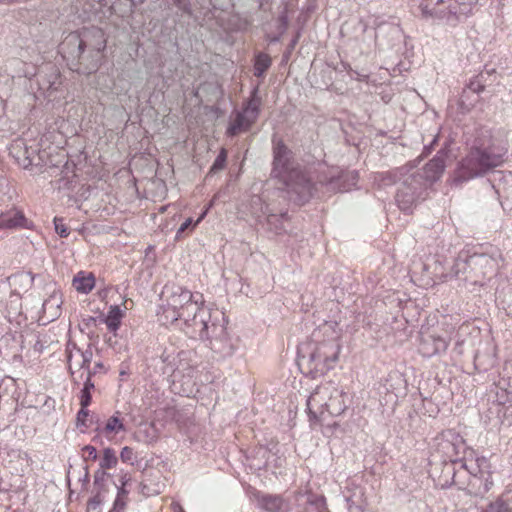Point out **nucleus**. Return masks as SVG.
<instances>
[{
    "label": "nucleus",
    "instance_id": "f257e3e1",
    "mask_svg": "<svg viewBox=\"0 0 512 512\" xmlns=\"http://www.w3.org/2000/svg\"><path fill=\"white\" fill-rule=\"evenodd\" d=\"M272 175L281 180L290 196L297 204L303 205L318 191V187L326 192H346L356 185L359 175L356 170L329 169L319 174L317 182L301 169L294 166L292 152L283 140H273Z\"/></svg>",
    "mask_w": 512,
    "mask_h": 512
},
{
    "label": "nucleus",
    "instance_id": "f03ea898",
    "mask_svg": "<svg viewBox=\"0 0 512 512\" xmlns=\"http://www.w3.org/2000/svg\"><path fill=\"white\" fill-rule=\"evenodd\" d=\"M507 151L503 142L494 137L490 130H478L467 154L457 164L453 183L461 185L486 175L504 163Z\"/></svg>",
    "mask_w": 512,
    "mask_h": 512
},
{
    "label": "nucleus",
    "instance_id": "7ed1b4c3",
    "mask_svg": "<svg viewBox=\"0 0 512 512\" xmlns=\"http://www.w3.org/2000/svg\"><path fill=\"white\" fill-rule=\"evenodd\" d=\"M340 349L339 334L325 324L313 331L309 341L298 346V364L312 378L323 376L335 367Z\"/></svg>",
    "mask_w": 512,
    "mask_h": 512
},
{
    "label": "nucleus",
    "instance_id": "20e7f679",
    "mask_svg": "<svg viewBox=\"0 0 512 512\" xmlns=\"http://www.w3.org/2000/svg\"><path fill=\"white\" fill-rule=\"evenodd\" d=\"M447 155V150L441 148L422 169L414 168L403 178L395 195V201L401 211L411 213L413 208L425 199L427 188L441 178Z\"/></svg>",
    "mask_w": 512,
    "mask_h": 512
},
{
    "label": "nucleus",
    "instance_id": "39448f33",
    "mask_svg": "<svg viewBox=\"0 0 512 512\" xmlns=\"http://www.w3.org/2000/svg\"><path fill=\"white\" fill-rule=\"evenodd\" d=\"M194 305L197 306L194 312V331L199 327V346L203 344L204 348H209L219 357L231 356L234 346L227 337L226 328L218 323L222 313L206 306L201 293L194 292Z\"/></svg>",
    "mask_w": 512,
    "mask_h": 512
},
{
    "label": "nucleus",
    "instance_id": "423d86ee",
    "mask_svg": "<svg viewBox=\"0 0 512 512\" xmlns=\"http://www.w3.org/2000/svg\"><path fill=\"white\" fill-rule=\"evenodd\" d=\"M349 396L344 388L333 381L321 383L307 399L308 416L311 423H320L327 416H340L348 407Z\"/></svg>",
    "mask_w": 512,
    "mask_h": 512
},
{
    "label": "nucleus",
    "instance_id": "0eeeda50",
    "mask_svg": "<svg viewBox=\"0 0 512 512\" xmlns=\"http://www.w3.org/2000/svg\"><path fill=\"white\" fill-rule=\"evenodd\" d=\"M504 262L501 250L495 246L479 247L472 254L461 252L453 266L455 274L466 273L467 269L475 277H490L497 273Z\"/></svg>",
    "mask_w": 512,
    "mask_h": 512
},
{
    "label": "nucleus",
    "instance_id": "6e6552de",
    "mask_svg": "<svg viewBox=\"0 0 512 512\" xmlns=\"http://www.w3.org/2000/svg\"><path fill=\"white\" fill-rule=\"evenodd\" d=\"M477 0H423L419 6L424 19L438 20L451 27L465 21Z\"/></svg>",
    "mask_w": 512,
    "mask_h": 512
},
{
    "label": "nucleus",
    "instance_id": "1a4fd4ad",
    "mask_svg": "<svg viewBox=\"0 0 512 512\" xmlns=\"http://www.w3.org/2000/svg\"><path fill=\"white\" fill-rule=\"evenodd\" d=\"M467 445L464 438L454 429H447L439 433L431 445V461L463 460Z\"/></svg>",
    "mask_w": 512,
    "mask_h": 512
},
{
    "label": "nucleus",
    "instance_id": "9d476101",
    "mask_svg": "<svg viewBox=\"0 0 512 512\" xmlns=\"http://www.w3.org/2000/svg\"><path fill=\"white\" fill-rule=\"evenodd\" d=\"M262 106V98L259 95V87L255 86L249 98L243 102L242 109L237 111L233 121L230 123L227 134L229 136H236L240 132L248 131L252 125L257 121Z\"/></svg>",
    "mask_w": 512,
    "mask_h": 512
},
{
    "label": "nucleus",
    "instance_id": "9b49d317",
    "mask_svg": "<svg viewBox=\"0 0 512 512\" xmlns=\"http://www.w3.org/2000/svg\"><path fill=\"white\" fill-rule=\"evenodd\" d=\"M58 51L71 70L83 73L87 64V54L82 30L69 33L59 45Z\"/></svg>",
    "mask_w": 512,
    "mask_h": 512
},
{
    "label": "nucleus",
    "instance_id": "f8f14e48",
    "mask_svg": "<svg viewBox=\"0 0 512 512\" xmlns=\"http://www.w3.org/2000/svg\"><path fill=\"white\" fill-rule=\"evenodd\" d=\"M83 39H85V50L87 54V64L83 73L90 74L97 71L100 66L101 53L106 49V38L104 31L98 27L82 29Z\"/></svg>",
    "mask_w": 512,
    "mask_h": 512
},
{
    "label": "nucleus",
    "instance_id": "ddd939ff",
    "mask_svg": "<svg viewBox=\"0 0 512 512\" xmlns=\"http://www.w3.org/2000/svg\"><path fill=\"white\" fill-rule=\"evenodd\" d=\"M246 491L251 502L265 512H289L291 509L290 504L281 496L265 494L250 485Z\"/></svg>",
    "mask_w": 512,
    "mask_h": 512
},
{
    "label": "nucleus",
    "instance_id": "4468645a",
    "mask_svg": "<svg viewBox=\"0 0 512 512\" xmlns=\"http://www.w3.org/2000/svg\"><path fill=\"white\" fill-rule=\"evenodd\" d=\"M30 228V222L23 211L13 207L0 213V230H17Z\"/></svg>",
    "mask_w": 512,
    "mask_h": 512
},
{
    "label": "nucleus",
    "instance_id": "2eb2a0df",
    "mask_svg": "<svg viewBox=\"0 0 512 512\" xmlns=\"http://www.w3.org/2000/svg\"><path fill=\"white\" fill-rule=\"evenodd\" d=\"M447 348L448 342L446 339L440 336L426 334L421 337L418 349L422 356L430 358L434 355L444 353Z\"/></svg>",
    "mask_w": 512,
    "mask_h": 512
},
{
    "label": "nucleus",
    "instance_id": "dca6fc26",
    "mask_svg": "<svg viewBox=\"0 0 512 512\" xmlns=\"http://www.w3.org/2000/svg\"><path fill=\"white\" fill-rule=\"evenodd\" d=\"M415 167L413 165H405L395 168L393 170L379 172L375 176V181L379 186H390L393 184H400L404 177H406Z\"/></svg>",
    "mask_w": 512,
    "mask_h": 512
},
{
    "label": "nucleus",
    "instance_id": "f3484780",
    "mask_svg": "<svg viewBox=\"0 0 512 512\" xmlns=\"http://www.w3.org/2000/svg\"><path fill=\"white\" fill-rule=\"evenodd\" d=\"M490 72H480L477 75L473 76L469 82L466 84L465 88L463 89L462 95H461V104H465V102L468 100V94L474 93L479 97V94L484 91L486 84H487V78L489 77ZM478 98L475 99L477 101Z\"/></svg>",
    "mask_w": 512,
    "mask_h": 512
},
{
    "label": "nucleus",
    "instance_id": "a211bd4d",
    "mask_svg": "<svg viewBox=\"0 0 512 512\" xmlns=\"http://www.w3.org/2000/svg\"><path fill=\"white\" fill-rule=\"evenodd\" d=\"M262 214L266 219L268 228L275 232V234H282L285 232L284 222L288 220V213L282 212L274 214L270 212L269 206L262 207Z\"/></svg>",
    "mask_w": 512,
    "mask_h": 512
},
{
    "label": "nucleus",
    "instance_id": "6ab92c4d",
    "mask_svg": "<svg viewBox=\"0 0 512 512\" xmlns=\"http://www.w3.org/2000/svg\"><path fill=\"white\" fill-rule=\"evenodd\" d=\"M95 286V276L92 272L79 271L73 278L76 291L88 294Z\"/></svg>",
    "mask_w": 512,
    "mask_h": 512
},
{
    "label": "nucleus",
    "instance_id": "aec40b11",
    "mask_svg": "<svg viewBox=\"0 0 512 512\" xmlns=\"http://www.w3.org/2000/svg\"><path fill=\"white\" fill-rule=\"evenodd\" d=\"M124 317V312L118 305H112L109 308L107 315L101 318V321L106 324L108 330L116 336L117 330L121 326V320Z\"/></svg>",
    "mask_w": 512,
    "mask_h": 512
},
{
    "label": "nucleus",
    "instance_id": "412c9836",
    "mask_svg": "<svg viewBox=\"0 0 512 512\" xmlns=\"http://www.w3.org/2000/svg\"><path fill=\"white\" fill-rule=\"evenodd\" d=\"M272 65V58L264 52L256 53L253 64V74L257 78H263L266 71Z\"/></svg>",
    "mask_w": 512,
    "mask_h": 512
},
{
    "label": "nucleus",
    "instance_id": "4be33fe9",
    "mask_svg": "<svg viewBox=\"0 0 512 512\" xmlns=\"http://www.w3.org/2000/svg\"><path fill=\"white\" fill-rule=\"evenodd\" d=\"M121 431H126V428L123 419L120 418V412L117 411L108 418L101 432L104 433L106 437H110Z\"/></svg>",
    "mask_w": 512,
    "mask_h": 512
},
{
    "label": "nucleus",
    "instance_id": "5701e85b",
    "mask_svg": "<svg viewBox=\"0 0 512 512\" xmlns=\"http://www.w3.org/2000/svg\"><path fill=\"white\" fill-rule=\"evenodd\" d=\"M7 318L9 321L16 320L17 317L22 315V303L21 296L19 293L12 292L10 294L7 306H6Z\"/></svg>",
    "mask_w": 512,
    "mask_h": 512
},
{
    "label": "nucleus",
    "instance_id": "b1692460",
    "mask_svg": "<svg viewBox=\"0 0 512 512\" xmlns=\"http://www.w3.org/2000/svg\"><path fill=\"white\" fill-rule=\"evenodd\" d=\"M103 487L104 482H94V488L92 492H95V494L90 497L87 502V512L97 511L100 508L104 500Z\"/></svg>",
    "mask_w": 512,
    "mask_h": 512
},
{
    "label": "nucleus",
    "instance_id": "393cba45",
    "mask_svg": "<svg viewBox=\"0 0 512 512\" xmlns=\"http://www.w3.org/2000/svg\"><path fill=\"white\" fill-rule=\"evenodd\" d=\"M275 447H276V444H273V447L260 445L258 447H255L254 449H252L249 452V455L247 456V458L259 460V463L256 465L258 468H260L262 465H265L267 463L269 456L273 452V449Z\"/></svg>",
    "mask_w": 512,
    "mask_h": 512
},
{
    "label": "nucleus",
    "instance_id": "a878e982",
    "mask_svg": "<svg viewBox=\"0 0 512 512\" xmlns=\"http://www.w3.org/2000/svg\"><path fill=\"white\" fill-rule=\"evenodd\" d=\"M442 465V472L439 478H443V480H455L456 477V469L464 468L465 464L463 460H457L456 462L452 461H439Z\"/></svg>",
    "mask_w": 512,
    "mask_h": 512
},
{
    "label": "nucleus",
    "instance_id": "bb28decb",
    "mask_svg": "<svg viewBox=\"0 0 512 512\" xmlns=\"http://www.w3.org/2000/svg\"><path fill=\"white\" fill-rule=\"evenodd\" d=\"M139 491L145 497L156 496L165 488L164 482H139Z\"/></svg>",
    "mask_w": 512,
    "mask_h": 512
},
{
    "label": "nucleus",
    "instance_id": "cd10ccee",
    "mask_svg": "<svg viewBox=\"0 0 512 512\" xmlns=\"http://www.w3.org/2000/svg\"><path fill=\"white\" fill-rule=\"evenodd\" d=\"M95 388L94 382L86 376L83 388L80 391V406H89L92 402L91 391Z\"/></svg>",
    "mask_w": 512,
    "mask_h": 512
},
{
    "label": "nucleus",
    "instance_id": "c85d7f7f",
    "mask_svg": "<svg viewBox=\"0 0 512 512\" xmlns=\"http://www.w3.org/2000/svg\"><path fill=\"white\" fill-rule=\"evenodd\" d=\"M118 463V458L114 449L107 447L103 450V456L100 459L101 469H111Z\"/></svg>",
    "mask_w": 512,
    "mask_h": 512
},
{
    "label": "nucleus",
    "instance_id": "c756f323",
    "mask_svg": "<svg viewBox=\"0 0 512 512\" xmlns=\"http://www.w3.org/2000/svg\"><path fill=\"white\" fill-rule=\"evenodd\" d=\"M227 161V150L222 148L210 167V174H215L224 169Z\"/></svg>",
    "mask_w": 512,
    "mask_h": 512
},
{
    "label": "nucleus",
    "instance_id": "7c9ffc66",
    "mask_svg": "<svg viewBox=\"0 0 512 512\" xmlns=\"http://www.w3.org/2000/svg\"><path fill=\"white\" fill-rule=\"evenodd\" d=\"M199 368V366L194 367V370H196V373L198 374L196 376L197 382L200 383L201 385L212 383L215 378L213 372H211L210 370H206L205 366H201V370Z\"/></svg>",
    "mask_w": 512,
    "mask_h": 512
},
{
    "label": "nucleus",
    "instance_id": "2f4dec72",
    "mask_svg": "<svg viewBox=\"0 0 512 512\" xmlns=\"http://www.w3.org/2000/svg\"><path fill=\"white\" fill-rule=\"evenodd\" d=\"M88 407L89 406H81L80 410L77 412V415H76V425L77 427H89L92 422H93V418H91L89 421L90 423H88V417H89V413L90 411L88 410Z\"/></svg>",
    "mask_w": 512,
    "mask_h": 512
},
{
    "label": "nucleus",
    "instance_id": "473e14b6",
    "mask_svg": "<svg viewBox=\"0 0 512 512\" xmlns=\"http://www.w3.org/2000/svg\"><path fill=\"white\" fill-rule=\"evenodd\" d=\"M122 487H117L118 494L114 501L112 511L120 512V510H123L125 508V501L123 500V496L127 493V491L124 489V486L128 484V482H122Z\"/></svg>",
    "mask_w": 512,
    "mask_h": 512
},
{
    "label": "nucleus",
    "instance_id": "72a5a7b5",
    "mask_svg": "<svg viewBox=\"0 0 512 512\" xmlns=\"http://www.w3.org/2000/svg\"><path fill=\"white\" fill-rule=\"evenodd\" d=\"M54 226H55L56 233L60 237H62V238L68 237L70 231H69L68 227L65 225L64 220L62 218L55 217L54 218Z\"/></svg>",
    "mask_w": 512,
    "mask_h": 512
},
{
    "label": "nucleus",
    "instance_id": "f704fd0d",
    "mask_svg": "<svg viewBox=\"0 0 512 512\" xmlns=\"http://www.w3.org/2000/svg\"><path fill=\"white\" fill-rule=\"evenodd\" d=\"M277 22H278V26H277L278 32H281V34H284L289 25V17H288V13H287L286 9H284L279 14Z\"/></svg>",
    "mask_w": 512,
    "mask_h": 512
},
{
    "label": "nucleus",
    "instance_id": "c9c22d12",
    "mask_svg": "<svg viewBox=\"0 0 512 512\" xmlns=\"http://www.w3.org/2000/svg\"><path fill=\"white\" fill-rule=\"evenodd\" d=\"M81 358H82V361H81V364H80V368L81 369H88L89 366H90V363L92 361V357H93V353H92V349L91 347L89 346L88 349L79 352Z\"/></svg>",
    "mask_w": 512,
    "mask_h": 512
},
{
    "label": "nucleus",
    "instance_id": "e433bc0d",
    "mask_svg": "<svg viewBox=\"0 0 512 512\" xmlns=\"http://www.w3.org/2000/svg\"><path fill=\"white\" fill-rule=\"evenodd\" d=\"M120 458L122 460V462L124 463H129V464H133L134 461L136 460V456L134 454V451L132 448L128 447V446H125L121 453H120Z\"/></svg>",
    "mask_w": 512,
    "mask_h": 512
},
{
    "label": "nucleus",
    "instance_id": "4c0bfd02",
    "mask_svg": "<svg viewBox=\"0 0 512 512\" xmlns=\"http://www.w3.org/2000/svg\"><path fill=\"white\" fill-rule=\"evenodd\" d=\"M486 512H511L508 505L502 500L491 503Z\"/></svg>",
    "mask_w": 512,
    "mask_h": 512
},
{
    "label": "nucleus",
    "instance_id": "58836bf2",
    "mask_svg": "<svg viewBox=\"0 0 512 512\" xmlns=\"http://www.w3.org/2000/svg\"><path fill=\"white\" fill-rule=\"evenodd\" d=\"M11 279L14 280L15 282H27L28 285H31L34 278L31 273H20L7 278L8 281Z\"/></svg>",
    "mask_w": 512,
    "mask_h": 512
},
{
    "label": "nucleus",
    "instance_id": "ea45409f",
    "mask_svg": "<svg viewBox=\"0 0 512 512\" xmlns=\"http://www.w3.org/2000/svg\"><path fill=\"white\" fill-rule=\"evenodd\" d=\"M74 351H77L79 353V352H81V349L78 348V346L75 342L68 341L66 344V350H65L68 363L71 362Z\"/></svg>",
    "mask_w": 512,
    "mask_h": 512
},
{
    "label": "nucleus",
    "instance_id": "a19ab883",
    "mask_svg": "<svg viewBox=\"0 0 512 512\" xmlns=\"http://www.w3.org/2000/svg\"><path fill=\"white\" fill-rule=\"evenodd\" d=\"M174 4L183 12L191 14V3L189 0H173Z\"/></svg>",
    "mask_w": 512,
    "mask_h": 512
},
{
    "label": "nucleus",
    "instance_id": "79ce46f5",
    "mask_svg": "<svg viewBox=\"0 0 512 512\" xmlns=\"http://www.w3.org/2000/svg\"><path fill=\"white\" fill-rule=\"evenodd\" d=\"M104 365L102 362H97L95 363L93 369H90V367L87 370V375L86 376H89V378L92 380V377L94 375H96L98 372L104 370Z\"/></svg>",
    "mask_w": 512,
    "mask_h": 512
},
{
    "label": "nucleus",
    "instance_id": "37998d69",
    "mask_svg": "<svg viewBox=\"0 0 512 512\" xmlns=\"http://www.w3.org/2000/svg\"><path fill=\"white\" fill-rule=\"evenodd\" d=\"M503 417L508 422V425L512 424V404L504 405L502 407Z\"/></svg>",
    "mask_w": 512,
    "mask_h": 512
},
{
    "label": "nucleus",
    "instance_id": "c03bdc74",
    "mask_svg": "<svg viewBox=\"0 0 512 512\" xmlns=\"http://www.w3.org/2000/svg\"><path fill=\"white\" fill-rule=\"evenodd\" d=\"M192 225V217H188L180 226L176 233V238L179 239L180 235Z\"/></svg>",
    "mask_w": 512,
    "mask_h": 512
},
{
    "label": "nucleus",
    "instance_id": "a18cd8bd",
    "mask_svg": "<svg viewBox=\"0 0 512 512\" xmlns=\"http://www.w3.org/2000/svg\"><path fill=\"white\" fill-rule=\"evenodd\" d=\"M47 348L46 341H43L38 337L36 342L33 345V349L35 352L42 353Z\"/></svg>",
    "mask_w": 512,
    "mask_h": 512
},
{
    "label": "nucleus",
    "instance_id": "49530a36",
    "mask_svg": "<svg viewBox=\"0 0 512 512\" xmlns=\"http://www.w3.org/2000/svg\"><path fill=\"white\" fill-rule=\"evenodd\" d=\"M438 141V135H435L432 139V141L428 144V145H425L424 148H423V154L425 156L429 155L432 150L434 149V145L437 143Z\"/></svg>",
    "mask_w": 512,
    "mask_h": 512
},
{
    "label": "nucleus",
    "instance_id": "de8ad7c7",
    "mask_svg": "<svg viewBox=\"0 0 512 512\" xmlns=\"http://www.w3.org/2000/svg\"><path fill=\"white\" fill-rule=\"evenodd\" d=\"M343 66H344V68H345L346 70H348L349 72H351V77H354V75H355L356 79L361 80V81L366 80V79L368 78V76H367V75H361V74H359L358 72L353 71V70L351 69V67H350V65H349V64H343Z\"/></svg>",
    "mask_w": 512,
    "mask_h": 512
},
{
    "label": "nucleus",
    "instance_id": "09e8293b",
    "mask_svg": "<svg viewBox=\"0 0 512 512\" xmlns=\"http://www.w3.org/2000/svg\"><path fill=\"white\" fill-rule=\"evenodd\" d=\"M85 450L88 452V456L93 458V459H96L97 457V450L95 447L93 446H86L85 447Z\"/></svg>",
    "mask_w": 512,
    "mask_h": 512
},
{
    "label": "nucleus",
    "instance_id": "8fccbe9b",
    "mask_svg": "<svg viewBox=\"0 0 512 512\" xmlns=\"http://www.w3.org/2000/svg\"><path fill=\"white\" fill-rule=\"evenodd\" d=\"M300 38V32L296 34V36L291 40L289 44V50H293L296 44L298 43V40Z\"/></svg>",
    "mask_w": 512,
    "mask_h": 512
},
{
    "label": "nucleus",
    "instance_id": "3c124183",
    "mask_svg": "<svg viewBox=\"0 0 512 512\" xmlns=\"http://www.w3.org/2000/svg\"><path fill=\"white\" fill-rule=\"evenodd\" d=\"M308 512H327L324 507H317L315 505H311L308 509Z\"/></svg>",
    "mask_w": 512,
    "mask_h": 512
},
{
    "label": "nucleus",
    "instance_id": "603ef678",
    "mask_svg": "<svg viewBox=\"0 0 512 512\" xmlns=\"http://www.w3.org/2000/svg\"><path fill=\"white\" fill-rule=\"evenodd\" d=\"M282 35L283 34H281V32H279L277 35L270 37L269 40L271 43H277L281 40Z\"/></svg>",
    "mask_w": 512,
    "mask_h": 512
},
{
    "label": "nucleus",
    "instance_id": "864d4df0",
    "mask_svg": "<svg viewBox=\"0 0 512 512\" xmlns=\"http://www.w3.org/2000/svg\"><path fill=\"white\" fill-rule=\"evenodd\" d=\"M205 215H206V211L202 212L201 215L198 217V219L196 221H194V223H193L194 228L205 217Z\"/></svg>",
    "mask_w": 512,
    "mask_h": 512
},
{
    "label": "nucleus",
    "instance_id": "5fc2aeb1",
    "mask_svg": "<svg viewBox=\"0 0 512 512\" xmlns=\"http://www.w3.org/2000/svg\"><path fill=\"white\" fill-rule=\"evenodd\" d=\"M54 300H56V299H55V297H52V299L45 301V302H44V304H43L44 309L46 310V309H47V307H48L50 304H52V302H53Z\"/></svg>",
    "mask_w": 512,
    "mask_h": 512
},
{
    "label": "nucleus",
    "instance_id": "6e6d98bb",
    "mask_svg": "<svg viewBox=\"0 0 512 512\" xmlns=\"http://www.w3.org/2000/svg\"><path fill=\"white\" fill-rule=\"evenodd\" d=\"M90 323H94V324H95V323H96V318H95V317L90 316V317L87 319V323H86V324H87V325H89Z\"/></svg>",
    "mask_w": 512,
    "mask_h": 512
},
{
    "label": "nucleus",
    "instance_id": "4d7b16f0",
    "mask_svg": "<svg viewBox=\"0 0 512 512\" xmlns=\"http://www.w3.org/2000/svg\"><path fill=\"white\" fill-rule=\"evenodd\" d=\"M175 512H185L183 510V508L181 506H177V508H175Z\"/></svg>",
    "mask_w": 512,
    "mask_h": 512
},
{
    "label": "nucleus",
    "instance_id": "13d9d810",
    "mask_svg": "<svg viewBox=\"0 0 512 512\" xmlns=\"http://www.w3.org/2000/svg\"><path fill=\"white\" fill-rule=\"evenodd\" d=\"M106 342L111 346V345H112V338H111V337H109V338L106 340Z\"/></svg>",
    "mask_w": 512,
    "mask_h": 512
},
{
    "label": "nucleus",
    "instance_id": "bf43d9fd",
    "mask_svg": "<svg viewBox=\"0 0 512 512\" xmlns=\"http://www.w3.org/2000/svg\"><path fill=\"white\" fill-rule=\"evenodd\" d=\"M193 96H194V98H196L198 96V92L194 91Z\"/></svg>",
    "mask_w": 512,
    "mask_h": 512
},
{
    "label": "nucleus",
    "instance_id": "052dcab7",
    "mask_svg": "<svg viewBox=\"0 0 512 512\" xmlns=\"http://www.w3.org/2000/svg\"><path fill=\"white\" fill-rule=\"evenodd\" d=\"M184 324H185V326L190 327V324L188 323V321H184Z\"/></svg>",
    "mask_w": 512,
    "mask_h": 512
},
{
    "label": "nucleus",
    "instance_id": "680f3d73",
    "mask_svg": "<svg viewBox=\"0 0 512 512\" xmlns=\"http://www.w3.org/2000/svg\"><path fill=\"white\" fill-rule=\"evenodd\" d=\"M65 483H66V486H68V487H69V486H70V484H71V482H70V481H67V482H65Z\"/></svg>",
    "mask_w": 512,
    "mask_h": 512
},
{
    "label": "nucleus",
    "instance_id": "e2e57ef3",
    "mask_svg": "<svg viewBox=\"0 0 512 512\" xmlns=\"http://www.w3.org/2000/svg\"><path fill=\"white\" fill-rule=\"evenodd\" d=\"M11 384L14 386V379L10 378Z\"/></svg>",
    "mask_w": 512,
    "mask_h": 512
},
{
    "label": "nucleus",
    "instance_id": "0e129e2a",
    "mask_svg": "<svg viewBox=\"0 0 512 512\" xmlns=\"http://www.w3.org/2000/svg\"><path fill=\"white\" fill-rule=\"evenodd\" d=\"M129 1L132 3V5H134V0H129Z\"/></svg>",
    "mask_w": 512,
    "mask_h": 512
}]
</instances>
